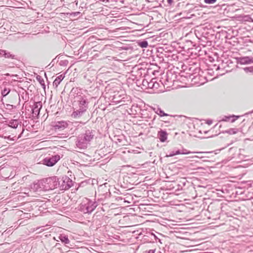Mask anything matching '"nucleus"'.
Here are the masks:
<instances>
[{"label":"nucleus","mask_w":253,"mask_h":253,"mask_svg":"<svg viewBox=\"0 0 253 253\" xmlns=\"http://www.w3.org/2000/svg\"><path fill=\"white\" fill-rule=\"evenodd\" d=\"M86 203H81L79 207V210L84 213H91L97 207V203L87 199Z\"/></svg>","instance_id":"3"},{"label":"nucleus","mask_w":253,"mask_h":253,"mask_svg":"<svg viewBox=\"0 0 253 253\" xmlns=\"http://www.w3.org/2000/svg\"><path fill=\"white\" fill-rule=\"evenodd\" d=\"M167 2L169 5H171L173 2V0H167Z\"/></svg>","instance_id":"41"},{"label":"nucleus","mask_w":253,"mask_h":253,"mask_svg":"<svg viewBox=\"0 0 253 253\" xmlns=\"http://www.w3.org/2000/svg\"><path fill=\"white\" fill-rule=\"evenodd\" d=\"M190 15L191 16H193V15H194V14H190Z\"/></svg>","instance_id":"54"},{"label":"nucleus","mask_w":253,"mask_h":253,"mask_svg":"<svg viewBox=\"0 0 253 253\" xmlns=\"http://www.w3.org/2000/svg\"><path fill=\"white\" fill-rule=\"evenodd\" d=\"M21 97L24 100H25V102L28 100L29 96L27 92L25 93V95L24 93H23L22 95H21Z\"/></svg>","instance_id":"34"},{"label":"nucleus","mask_w":253,"mask_h":253,"mask_svg":"<svg viewBox=\"0 0 253 253\" xmlns=\"http://www.w3.org/2000/svg\"><path fill=\"white\" fill-rule=\"evenodd\" d=\"M60 245L59 243H56L55 247H58V246Z\"/></svg>","instance_id":"47"},{"label":"nucleus","mask_w":253,"mask_h":253,"mask_svg":"<svg viewBox=\"0 0 253 253\" xmlns=\"http://www.w3.org/2000/svg\"><path fill=\"white\" fill-rule=\"evenodd\" d=\"M240 117V116H236L234 115H229V116H224L219 122H220V121H223V122L230 121L231 123H234L238 118H239Z\"/></svg>","instance_id":"15"},{"label":"nucleus","mask_w":253,"mask_h":253,"mask_svg":"<svg viewBox=\"0 0 253 253\" xmlns=\"http://www.w3.org/2000/svg\"><path fill=\"white\" fill-rule=\"evenodd\" d=\"M194 78H195V76H193V77L192 78V79H193Z\"/></svg>","instance_id":"57"},{"label":"nucleus","mask_w":253,"mask_h":253,"mask_svg":"<svg viewBox=\"0 0 253 253\" xmlns=\"http://www.w3.org/2000/svg\"><path fill=\"white\" fill-rule=\"evenodd\" d=\"M86 1L87 0H73L68 4V7L72 10H76L78 8L80 11H82L87 8Z\"/></svg>","instance_id":"4"},{"label":"nucleus","mask_w":253,"mask_h":253,"mask_svg":"<svg viewBox=\"0 0 253 253\" xmlns=\"http://www.w3.org/2000/svg\"><path fill=\"white\" fill-rule=\"evenodd\" d=\"M194 78H195V76H193V77L192 78V79H193Z\"/></svg>","instance_id":"58"},{"label":"nucleus","mask_w":253,"mask_h":253,"mask_svg":"<svg viewBox=\"0 0 253 253\" xmlns=\"http://www.w3.org/2000/svg\"><path fill=\"white\" fill-rule=\"evenodd\" d=\"M237 62L240 64H248L253 63V57L251 56H244L237 58Z\"/></svg>","instance_id":"12"},{"label":"nucleus","mask_w":253,"mask_h":253,"mask_svg":"<svg viewBox=\"0 0 253 253\" xmlns=\"http://www.w3.org/2000/svg\"><path fill=\"white\" fill-rule=\"evenodd\" d=\"M238 131V129L236 128H230L228 130L223 131V133H226L229 134H236Z\"/></svg>","instance_id":"29"},{"label":"nucleus","mask_w":253,"mask_h":253,"mask_svg":"<svg viewBox=\"0 0 253 253\" xmlns=\"http://www.w3.org/2000/svg\"><path fill=\"white\" fill-rule=\"evenodd\" d=\"M195 8V7L194 6L193 4L187 3L185 6V10L183 11V13H187V14H190L194 10Z\"/></svg>","instance_id":"21"},{"label":"nucleus","mask_w":253,"mask_h":253,"mask_svg":"<svg viewBox=\"0 0 253 253\" xmlns=\"http://www.w3.org/2000/svg\"><path fill=\"white\" fill-rule=\"evenodd\" d=\"M95 130L87 129L84 133L80 134L76 141L77 146L80 149H85L87 147V144L94 138Z\"/></svg>","instance_id":"1"},{"label":"nucleus","mask_w":253,"mask_h":253,"mask_svg":"<svg viewBox=\"0 0 253 253\" xmlns=\"http://www.w3.org/2000/svg\"><path fill=\"white\" fill-rule=\"evenodd\" d=\"M45 183L47 184L45 187L48 190L59 188L60 185L59 179L55 176L50 177L45 179Z\"/></svg>","instance_id":"5"},{"label":"nucleus","mask_w":253,"mask_h":253,"mask_svg":"<svg viewBox=\"0 0 253 253\" xmlns=\"http://www.w3.org/2000/svg\"><path fill=\"white\" fill-rule=\"evenodd\" d=\"M5 75L7 76H10L9 74H8V73L5 74Z\"/></svg>","instance_id":"51"},{"label":"nucleus","mask_w":253,"mask_h":253,"mask_svg":"<svg viewBox=\"0 0 253 253\" xmlns=\"http://www.w3.org/2000/svg\"><path fill=\"white\" fill-rule=\"evenodd\" d=\"M14 106L10 104H6V109L11 110L13 109Z\"/></svg>","instance_id":"39"},{"label":"nucleus","mask_w":253,"mask_h":253,"mask_svg":"<svg viewBox=\"0 0 253 253\" xmlns=\"http://www.w3.org/2000/svg\"><path fill=\"white\" fill-rule=\"evenodd\" d=\"M155 78H153L151 80H149V83H148V85H147V89L148 88H154V81H155Z\"/></svg>","instance_id":"32"},{"label":"nucleus","mask_w":253,"mask_h":253,"mask_svg":"<svg viewBox=\"0 0 253 253\" xmlns=\"http://www.w3.org/2000/svg\"><path fill=\"white\" fill-rule=\"evenodd\" d=\"M158 137L161 142H164L168 138V133L166 130L160 129L158 132Z\"/></svg>","instance_id":"16"},{"label":"nucleus","mask_w":253,"mask_h":253,"mask_svg":"<svg viewBox=\"0 0 253 253\" xmlns=\"http://www.w3.org/2000/svg\"><path fill=\"white\" fill-rule=\"evenodd\" d=\"M194 78H195V76H193V77L192 78V79H193Z\"/></svg>","instance_id":"60"},{"label":"nucleus","mask_w":253,"mask_h":253,"mask_svg":"<svg viewBox=\"0 0 253 253\" xmlns=\"http://www.w3.org/2000/svg\"><path fill=\"white\" fill-rule=\"evenodd\" d=\"M42 106V102L41 101H38L34 102V104L32 108V113L35 117H38L40 112V110Z\"/></svg>","instance_id":"10"},{"label":"nucleus","mask_w":253,"mask_h":253,"mask_svg":"<svg viewBox=\"0 0 253 253\" xmlns=\"http://www.w3.org/2000/svg\"><path fill=\"white\" fill-rule=\"evenodd\" d=\"M126 97V95L125 94L122 93L121 92L118 91L114 92V95L111 96L110 98L112 103L118 104L121 103L125 102Z\"/></svg>","instance_id":"9"},{"label":"nucleus","mask_w":253,"mask_h":253,"mask_svg":"<svg viewBox=\"0 0 253 253\" xmlns=\"http://www.w3.org/2000/svg\"><path fill=\"white\" fill-rule=\"evenodd\" d=\"M226 43L229 44L233 46H236L238 45L239 42L238 39L235 36H231L229 37L228 36L226 37Z\"/></svg>","instance_id":"14"},{"label":"nucleus","mask_w":253,"mask_h":253,"mask_svg":"<svg viewBox=\"0 0 253 253\" xmlns=\"http://www.w3.org/2000/svg\"><path fill=\"white\" fill-rule=\"evenodd\" d=\"M243 69L246 73L253 75V66L245 67Z\"/></svg>","instance_id":"30"},{"label":"nucleus","mask_w":253,"mask_h":253,"mask_svg":"<svg viewBox=\"0 0 253 253\" xmlns=\"http://www.w3.org/2000/svg\"><path fill=\"white\" fill-rule=\"evenodd\" d=\"M200 71V69L198 68H193V67H189L188 69L189 72H187V74H189V77L191 78V77L193 76L194 74H195L199 72Z\"/></svg>","instance_id":"22"},{"label":"nucleus","mask_w":253,"mask_h":253,"mask_svg":"<svg viewBox=\"0 0 253 253\" xmlns=\"http://www.w3.org/2000/svg\"><path fill=\"white\" fill-rule=\"evenodd\" d=\"M24 131V128H23V129H22V132H21V134H22V133L23 132V131ZM21 134H20V135H19V136L18 137V138H20V137H21Z\"/></svg>","instance_id":"46"},{"label":"nucleus","mask_w":253,"mask_h":253,"mask_svg":"<svg viewBox=\"0 0 253 253\" xmlns=\"http://www.w3.org/2000/svg\"><path fill=\"white\" fill-rule=\"evenodd\" d=\"M66 14L69 18H71L75 17H80L82 15L80 11L68 12Z\"/></svg>","instance_id":"24"},{"label":"nucleus","mask_w":253,"mask_h":253,"mask_svg":"<svg viewBox=\"0 0 253 253\" xmlns=\"http://www.w3.org/2000/svg\"><path fill=\"white\" fill-rule=\"evenodd\" d=\"M60 185L59 188L61 190H66L70 188L73 185V182L67 176H63L60 180H59Z\"/></svg>","instance_id":"6"},{"label":"nucleus","mask_w":253,"mask_h":253,"mask_svg":"<svg viewBox=\"0 0 253 253\" xmlns=\"http://www.w3.org/2000/svg\"><path fill=\"white\" fill-rule=\"evenodd\" d=\"M12 76H15V77H17V75H12Z\"/></svg>","instance_id":"53"},{"label":"nucleus","mask_w":253,"mask_h":253,"mask_svg":"<svg viewBox=\"0 0 253 253\" xmlns=\"http://www.w3.org/2000/svg\"><path fill=\"white\" fill-rule=\"evenodd\" d=\"M169 74H171V73L170 72H169V73H167V76H168V77H169Z\"/></svg>","instance_id":"50"},{"label":"nucleus","mask_w":253,"mask_h":253,"mask_svg":"<svg viewBox=\"0 0 253 253\" xmlns=\"http://www.w3.org/2000/svg\"><path fill=\"white\" fill-rule=\"evenodd\" d=\"M136 84L138 86H141V82L139 80H137Z\"/></svg>","instance_id":"44"},{"label":"nucleus","mask_w":253,"mask_h":253,"mask_svg":"<svg viewBox=\"0 0 253 253\" xmlns=\"http://www.w3.org/2000/svg\"><path fill=\"white\" fill-rule=\"evenodd\" d=\"M59 239L63 243H64L65 244H69L70 242L68 236L65 235L61 234L59 236Z\"/></svg>","instance_id":"25"},{"label":"nucleus","mask_w":253,"mask_h":253,"mask_svg":"<svg viewBox=\"0 0 253 253\" xmlns=\"http://www.w3.org/2000/svg\"><path fill=\"white\" fill-rule=\"evenodd\" d=\"M117 200H122L123 198L121 197H118L117 198H116Z\"/></svg>","instance_id":"45"},{"label":"nucleus","mask_w":253,"mask_h":253,"mask_svg":"<svg viewBox=\"0 0 253 253\" xmlns=\"http://www.w3.org/2000/svg\"><path fill=\"white\" fill-rule=\"evenodd\" d=\"M244 20L246 21H253V19L249 15L245 16L244 18Z\"/></svg>","instance_id":"35"},{"label":"nucleus","mask_w":253,"mask_h":253,"mask_svg":"<svg viewBox=\"0 0 253 253\" xmlns=\"http://www.w3.org/2000/svg\"><path fill=\"white\" fill-rule=\"evenodd\" d=\"M194 78H195V76H193V77L192 78V79H193Z\"/></svg>","instance_id":"59"},{"label":"nucleus","mask_w":253,"mask_h":253,"mask_svg":"<svg viewBox=\"0 0 253 253\" xmlns=\"http://www.w3.org/2000/svg\"><path fill=\"white\" fill-rule=\"evenodd\" d=\"M93 81L94 79L92 77L87 79V82H88L89 83H91Z\"/></svg>","instance_id":"43"},{"label":"nucleus","mask_w":253,"mask_h":253,"mask_svg":"<svg viewBox=\"0 0 253 253\" xmlns=\"http://www.w3.org/2000/svg\"><path fill=\"white\" fill-rule=\"evenodd\" d=\"M217 0H203V2L207 4H212L216 3Z\"/></svg>","instance_id":"33"},{"label":"nucleus","mask_w":253,"mask_h":253,"mask_svg":"<svg viewBox=\"0 0 253 253\" xmlns=\"http://www.w3.org/2000/svg\"><path fill=\"white\" fill-rule=\"evenodd\" d=\"M82 90L81 88L78 87H73L71 91V93L75 96V97H77L78 99H79V98L82 96L81 94H82Z\"/></svg>","instance_id":"19"},{"label":"nucleus","mask_w":253,"mask_h":253,"mask_svg":"<svg viewBox=\"0 0 253 253\" xmlns=\"http://www.w3.org/2000/svg\"><path fill=\"white\" fill-rule=\"evenodd\" d=\"M175 156L174 151L170 152L169 154L166 155L167 157H171Z\"/></svg>","instance_id":"36"},{"label":"nucleus","mask_w":253,"mask_h":253,"mask_svg":"<svg viewBox=\"0 0 253 253\" xmlns=\"http://www.w3.org/2000/svg\"><path fill=\"white\" fill-rule=\"evenodd\" d=\"M0 56L5 58L16 59V56L3 49H0Z\"/></svg>","instance_id":"17"},{"label":"nucleus","mask_w":253,"mask_h":253,"mask_svg":"<svg viewBox=\"0 0 253 253\" xmlns=\"http://www.w3.org/2000/svg\"><path fill=\"white\" fill-rule=\"evenodd\" d=\"M153 235L154 236V237H155V239L157 238L155 234H153Z\"/></svg>","instance_id":"52"},{"label":"nucleus","mask_w":253,"mask_h":253,"mask_svg":"<svg viewBox=\"0 0 253 253\" xmlns=\"http://www.w3.org/2000/svg\"><path fill=\"white\" fill-rule=\"evenodd\" d=\"M206 123L208 124L209 125H211L212 123V121L211 120H208L207 121Z\"/></svg>","instance_id":"42"},{"label":"nucleus","mask_w":253,"mask_h":253,"mask_svg":"<svg viewBox=\"0 0 253 253\" xmlns=\"http://www.w3.org/2000/svg\"><path fill=\"white\" fill-rule=\"evenodd\" d=\"M37 80L39 81L40 84L42 86V88L45 89V85L44 84V80L42 78L41 76L38 75L36 77Z\"/></svg>","instance_id":"31"},{"label":"nucleus","mask_w":253,"mask_h":253,"mask_svg":"<svg viewBox=\"0 0 253 253\" xmlns=\"http://www.w3.org/2000/svg\"><path fill=\"white\" fill-rule=\"evenodd\" d=\"M155 250H150L148 251H146L145 253H155Z\"/></svg>","instance_id":"40"},{"label":"nucleus","mask_w":253,"mask_h":253,"mask_svg":"<svg viewBox=\"0 0 253 253\" xmlns=\"http://www.w3.org/2000/svg\"><path fill=\"white\" fill-rule=\"evenodd\" d=\"M208 157H209L208 156H201V155L190 157V158H200V159H202L203 158H208Z\"/></svg>","instance_id":"38"},{"label":"nucleus","mask_w":253,"mask_h":253,"mask_svg":"<svg viewBox=\"0 0 253 253\" xmlns=\"http://www.w3.org/2000/svg\"><path fill=\"white\" fill-rule=\"evenodd\" d=\"M84 78H86V76H84Z\"/></svg>","instance_id":"63"},{"label":"nucleus","mask_w":253,"mask_h":253,"mask_svg":"<svg viewBox=\"0 0 253 253\" xmlns=\"http://www.w3.org/2000/svg\"><path fill=\"white\" fill-rule=\"evenodd\" d=\"M158 253H162L161 252H159Z\"/></svg>","instance_id":"64"},{"label":"nucleus","mask_w":253,"mask_h":253,"mask_svg":"<svg viewBox=\"0 0 253 253\" xmlns=\"http://www.w3.org/2000/svg\"><path fill=\"white\" fill-rule=\"evenodd\" d=\"M137 44L142 48L147 47L148 45V43L147 41L144 40L143 41H139L137 42Z\"/></svg>","instance_id":"26"},{"label":"nucleus","mask_w":253,"mask_h":253,"mask_svg":"<svg viewBox=\"0 0 253 253\" xmlns=\"http://www.w3.org/2000/svg\"><path fill=\"white\" fill-rule=\"evenodd\" d=\"M158 52L159 54L157 55V56L160 58V61H165L166 58H168V61L169 60H171L174 54H170L171 52H169V50H166L163 47H159L158 49Z\"/></svg>","instance_id":"8"},{"label":"nucleus","mask_w":253,"mask_h":253,"mask_svg":"<svg viewBox=\"0 0 253 253\" xmlns=\"http://www.w3.org/2000/svg\"><path fill=\"white\" fill-rule=\"evenodd\" d=\"M36 185H37V187L38 186V184H34V186H36Z\"/></svg>","instance_id":"61"},{"label":"nucleus","mask_w":253,"mask_h":253,"mask_svg":"<svg viewBox=\"0 0 253 253\" xmlns=\"http://www.w3.org/2000/svg\"><path fill=\"white\" fill-rule=\"evenodd\" d=\"M68 126V124L67 122L61 121L56 122L53 127L55 130H62L67 127Z\"/></svg>","instance_id":"11"},{"label":"nucleus","mask_w":253,"mask_h":253,"mask_svg":"<svg viewBox=\"0 0 253 253\" xmlns=\"http://www.w3.org/2000/svg\"><path fill=\"white\" fill-rule=\"evenodd\" d=\"M219 128H221V126L220 125L219 126Z\"/></svg>","instance_id":"62"},{"label":"nucleus","mask_w":253,"mask_h":253,"mask_svg":"<svg viewBox=\"0 0 253 253\" xmlns=\"http://www.w3.org/2000/svg\"><path fill=\"white\" fill-rule=\"evenodd\" d=\"M220 69V66L218 65L217 66V68H216V70H219Z\"/></svg>","instance_id":"48"},{"label":"nucleus","mask_w":253,"mask_h":253,"mask_svg":"<svg viewBox=\"0 0 253 253\" xmlns=\"http://www.w3.org/2000/svg\"><path fill=\"white\" fill-rule=\"evenodd\" d=\"M217 125H218V124H216L215 125L214 127H215L216 126H217Z\"/></svg>","instance_id":"55"},{"label":"nucleus","mask_w":253,"mask_h":253,"mask_svg":"<svg viewBox=\"0 0 253 253\" xmlns=\"http://www.w3.org/2000/svg\"><path fill=\"white\" fill-rule=\"evenodd\" d=\"M20 123L21 122L18 119H11L8 122L7 125L11 128H17Z\"/></svg>","instance_id":"18"},{"label":"nucleus","mask_w":253,"mask_h":253,"mask_svg":"<svg viewBox=\"0 0 253 253\" xmlns=\"http://www.w3.org/2000/svg\"><path fill=\"white\" fill-rule=\"evenodd\" d=\"M60 155L56 154L53 156L46 157L42 161V164L47 167H51L54 166L61 159Z\"/></svg>","instance_id":"7"},{"label":"nucleus","mask_w":253,"mask_h":253,"mask_svg":"<svg viewBox=\"0 0 253 253\" xmlns=\"http://www.w3.org/2000/svg\"><path fill=\"white\" fill-rule=\"evenodd\" d=\"M149 80L147 79H143L141 82V88L142 89H147V85H148Z\"/></svg>","instance_id":"28"},{"label":"nucleus","mask_w":253,"mask_h":253,"mask_svg":"<svg viewBox=\"0 0 253 253\" xmlns=\"http://www.w3.org/2000/svg\"><path fill=\"white\" fill-rule=\"evenodd\" d=\"M64 77L65 75L64 74H61L57 76L53 83V85L57 87L61 82L64 79Z\"/></svg>","instance_id":"20"},{"label":"nucleus","mask_w":253,"mask_h":253,"mask_svg":"<svg viewBox=\"0 0 253 253\" xmlns=\"http://www.w3.org/2000/svg\"><path fill=\"white\" fill-rule=\"evenodd\" d=\"M154 88H158V87L159 86V83H158L157 82V80L155 78V81H154Z\"/></svg>","instance_id":"37"},{"label":"nucleus","mask_w":253,"mask_h":253,"mask_svg":"<svg viewBox=\"0 0 253 253\" xmlns=\"http://www.w3.org/2000/svg\"><path fill=\"white\" fill-rule=\"evenodd\" d=\"M186 17H187V18H190V16H186Z\"/></svg>","instance_id":"56"},{"label":"nucleus","mask_w":253,"mask_h":253,"mask_svg":"<svg viewBox=\"0 0 253 253\" xmlns=\"http://www.w3.org/2000/svg\"><path fill=\"white\" fill-rule=\"evenodd\" d=\"M253 113V110L252 111H251V112H249V113H247L245 114V115H248V114H251V113Z\"/></svg>","instance_id":"49"},{"label":"nucleus","mask_w":253,"mask_h":253,"mask_svg":"<svg viewBox=\"0 0 253 253\" xmlns=\"http://www.w3.org/2000/svg\"><path fill=\"white\" fill-rule=\"evenodd\" d=\"M11 89L9 88H7L6 87H4V88L1 90V93L2 97H4L7 95L10 92Z\"/></svg>","instance_id":"27"},{"label":"nucleus","mask_w":253,"mask_h":253,"mask_svg":"<svg viewBox=\"0 0 253 253\" xmlns=\"http://www.w3.org/2000/svg\"><path fill=\"white\" fill-rule=\"evenodd\" d=\"M153 110L155 111V112L158 115H159L160 117L168 116L169 115V114L165 113L160 108L158 107L156 108H154Z\"/></svg>","instance_id":"23"},{"label":"nucleus","mask_w":253,"mask_h":253,"mask_svg":"<svg viewBox=\"0 0 253 253\" xmlns=\"http://www.w3.org/2000/svg\"><path fill=\"white\" fill-rule=\"evenodd\" d=\"M79 107L74 110L72 114V117L74 118H79L82 116L86 111L88 108L89 101L85 95H83L79 98L77 100Z\"/></svg>","instance_id":"2"},{"label":"nucleus","mask_w":253,"mask_h":253,"mask_svg":"<svg viewBox=\"0 0 253 253\" xmlns=\"http://www.w3.org/2000/svg\"><path fill=\"white\" fill-rule=\"evenodd\" d=\"M212 153V152H191L186 149L177 150L174 151L175 155L179 154H189L191 153H196L198 154H208Z\"/></svg>","instance_id":"13"}]
</instances>
